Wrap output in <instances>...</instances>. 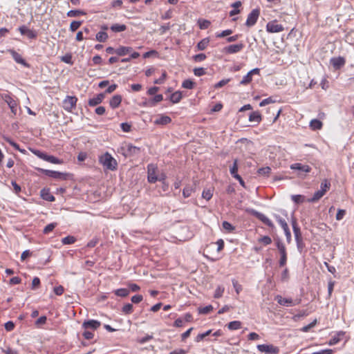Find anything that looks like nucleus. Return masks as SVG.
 I'll use <instances>...</instances> for the list:
<instances>
[{"label": "nucleus", "mask_w": 354, "mask_h": 354, "mask_svg": "<svg viewBox=\"0 0 354 354\" xmlns=\"http://www.w3.org/2000/svg\"><path fill=\"white\" fill-rule=\"evenodd\" d=\"M120 149L122 154L127 158L138 157L141 152L140 147L133 146L130 143H124Z\"/></svg>", "instance_id": "f257e3e1"}, {"label": "nucleus", "mask_w": 354, "mask_h": 354, "mask_svg": "<svg viewBox=\"0 0 354 354\" xmlns=\"http://www.w3.org/2000/svg\"><path fill=\"white\" fill-rule=\"evenodd\" d=\"M0 97L8 104L11 113L16 115L18 109V102L10 93H1Z\"/></svg>", "instance_id": "f03ea898"}, {"label": "nucleus", "mask_w": 354, "mask_h": 354, "mask_svg": "<svg viewBox=\"0 0 354 354\" xmlns=\"http://www.w3.org/2000/svg\"><path fill=\"white\" fill-rule=\"evenodd\" d=\"M36 170L38 171L45 174L46 176L50 177L53 179H58V180H66L67 177L68 176V174L67 173H63L57 171H53V170H49V169H45L39 167H37Z\"/></svg>", "instance_id": "7ed1b4c3"}, {"label": "nucleus", "mask_w": 354, "mask_h": 354, "mask_svg": "<svg viewBox=\"0 0 354 354\" xmlns=\"http://www.w3.org/2000/svg\"><path fill=\"white\" fill-rule=\"evenodd\" d=\"M276 246L280 254L279 264L280 267H283L287 263V251L285 245L280 241L276 242Z\"/></svg>", "instance_id": "20e7f679"}, {"label": "nucleus", "mask_w": 354, "mask_h": 354, "mask_svg": "<svg viewBox=\"0 0 354 354\" xmlns=\"http://www.w3.org/2000/svg\"><path fill=\"white\" fill-rule=\"evenodd\" d=\"M158 180V167L151 163L147 165V180L150 183H155Z\"/></svg>", "instance_id": "39448f33"}, {"label": "nucleus", "mask_w": 354, "mask_h": 354, "mask_svg": "<svg viewBox=\"0 0 354 354\" xmlns=\"http://www.w3.org/2000/svg\"><path fill=\"white\" fill-rule=\"evenodd\" d=\"M77 101V98L75 96H66V97L63 100V108L65 111L68 112H71L72 110L75 107L76 103Z\"/></svg>", "instance_id": "423d86ee"}, {"label": "nucleus", "mask_w": 354, "mask_h": 354, "mask_svg": "<svg viewBox=\"0 0 354 354\" xmlns=\"http://www.w3.org/2000/svg\"><path fill=\"white\" fill-rule=\"evenodd\" d=\"M18 30L22 35L26 37L28 39L30 40L35 39L37 37V31L33 29H30L26 26H21L18 28Z\"/></svg>", "instance_id": "0eeeda50"}, {"label": "nucleus", "mask_w": 354, "mask_h": 354, "mask_svg": "<svg viewBox=\"0 0 354 354\" xmlns=\"http://www.w3.org/2000/svg\"><path fill=\"white\" fill-rule=\"evenodd\" d=\"M98 160L100 164L103 166L104 171L111 169V153L106 151L104 153L99 156Z\"/></svg>", "instance_id": "6e6552de"}, {"label": "nucleus", "mask_w": 354, "mask_h": 354, "mask_svg": "<svg viewBox=\"0 0 354 354\" xmlns=\"http://www.w3.org/2000/svg\"><path fill=\"white\" fill-rule=\"evenodd\" d=\"M257 349L260 352H265L270 354H278L279 348L272 344H259L257 346Z\"/></svg>", "instance_id": "1a4fd4ad"}, {"label": "nucleus", "mask_w": 354, "mask_h": 354, "mask_svg": "<svg viewBox=\"0 0 354 354\" xmlns=\"http://www.w3.org/2000/svg\"><path fill=\"white\" fill-rule=\"evenodd\" d=\"M250 213L254 216L256 218H257L259 220H260L261 222H263L265 225H268L270 227L273 228L274 227L273 223L270 219H269L266 215L263 214L259 212L254 209H252L250 211Z\"/></svg>", "instance_id": "9d476101"}, {"label": "nucleus", "mask_w": 354, "mask_h": 354, "mask_svg": "<svg viewBox=\"0 0 354 354\" xmlns=\"http://www.w3.org/2000/svg\"><path fill=\"white\" fill-rule=\"evenodd\" d=\"M244 47L242 43L232 44L223 48L222 52L225 54H234L240 52Z\"/></svg>", "instance_id": "9b49d317"}, {"label": "nucleus", "mask_w": 354, "mask_h": 354, "mask_svg": "<svg viewBox=\"0 0 354 354\" xmlns=\"http://www.w3.org/2000/svg\"><path fill=\"white\" fill-rule=\"evenodd\" d=\"M275 300L279 304L284 306H293L299 304V302H295L290 298H283L281 295H277L275 297Z\"/></svg>", "instance_id": "f8f14e48"}, {"label": "nucleus", "mask_w": 354, "mask_h": 354, "mask_svg": "<svg viewBox=\"0 0 354 354\" xmlns=\"http://www.w3.org/2000/svg\"><path fill=\"white\" fill-rule=\"evenodd\" d=\"M259 68H254L249 71L246 75H245L242 80L241 81L240 84L242 85H247L250 84L252 80V75H259Z\"/></svg>", "instance_id": "ddd939ff"}, {"label": "nucleus", "mask_w": 354, "mask_h": 354, "mask_svg": "<svg viewBox=\"0 0 354 354\" xmlns=\"http://www.w3.org/2000/svg\"><path fill=\"white\" fill-rule=\"evenodd\" d=\"M13 59L18 64L23 65L25 67L28 68L30 65L26 62V60L21 57L20 54L17 53L15 50L10 49L8 50Z\"/></svg>", "instance_id": "4468645a"}, {"label": "nucleus", "mask_w": 354, "mask_h": 354, "mask_svg": "<svg viewBox=\"0 0 354 354\" xmlns=\"http://www.w3.org/2000/svg\"><path fill=\"white\" fill-rule=\"evenodd\" d=\"M292 170H298L304 173H310L311 171V167L308 165H302L301 163H294L290 166Z\"/></svg>", "instance_id": "2eb2a0df"}, {"label": "nucleus", "mask_w": 354, "mask_h": 354, "mask_svg": "<svg viewBox=\"0 0 354 354\" xmlns=\"http://www.w3.org/2000/svg\"><path fill=\"white\" fill-rule=\"evenodd\" d=\"M345 59L342 57H333L330 59V64L335 69H339L344 66Z\"/></svg>", "instance_id": "dca6fc26"}, {"label": "nucleus", "mask_w": 354, "mask_h": 354, "mask_svg": "<svg viewBox=\"0 0 354 354\" xmlns=\"http://www.w3.org/2000/svg\"><path fill=\"white\" fill-rule=\"evenodd\" d=\"M101 325V323L99 321L94 320V319H89L87 321H85L83 324L82 327L86 329H93L95 330L97 328Z\"/></svg>", "instance_id": "f3484780"}, {"label": "nucleus", "mask_w": 354, "mask_h": 354, "mask_svg": "<svg viewBox=\"0 0 354 354\" xmlns=\"http://www.w3.org/2000/svg\"><path fill=\"white\" fill-rule=\"evenodd\" d=\"M266 30L270 33H275L281 32L283 28L280 24H267Z\"/></svg>", "instance_id": "a211bd4d"}, {"label": "nucleus", "mask_w": 354, "mask_h": 354, "mask_svg": "<svg viewBox=\"0 0 354 354\" xmlns=\"http://www.w3.org/2000/svg\"><path fill=\"white\" fill-rule=\"evenodd\" d=\"M40 196L42 199L48 201L53 202L55 201V198L51 194L49 189L44 188L40 191Z\"/></svg>", "instance_id": "6ab92c4d"}, {"label": "nucleus", "mask_w": 354, "mask_h": 354, "mask_svg": "<svg viewBox=\"0 0 354 354\" xmlns=\"http://www.w3.org/2000/svg\"><path fill=\"white\" fill-rule=\"evenodd\" d=\"M104 97V93H99L93 98L89 99L88 105L91 106H95L100 104Z\"/></svg>", "instance_id": "aec40b11"}, {"label": "nucleus", "mask_w": 354, "mask_h": 354, "mask_svg": "<svg viewBox=\"0 0 354 354\" xmlns=\"http://www.w3.org/2000/svg\"><path fill=\"white\" fill-rule=\"evenodd\" d=\"M260 15V9L256 8L248 15L246 22H257Z\"/></svg>", "instance_id": "412c9836"}, {"label": "nucleus", "mask_w": 354, "mask_h": 354, "mask_svg": "<svg viewBox=\"0 0 354 354\" xmlns=\"http://www.w3.org/2000/svg\"><path fill=\"white\" fill-rule=\"evenodd\" d=\"M262 120V116L259 111H253L249 115V121L259 124Z\"/></svg>", "instance_id": "4be33fe9"}, {"label": "nucleus", "mask_w": 354, "mask_h": 354, "mask_svg": "<svg viewBox=\"0 0 354 354\" xmlns=\"http://www.w3.org/2000/svg\"><path fill=\"white\" fill-rule=\"evenodd\" d=\"M171 122V119L170 117L167 115H161L158 118H157L154 123L158 125H166L169 124Z\"/></svg>", "instance_id": "5701e85b"}, {"label": "nucleus", "mask_w": 354, "mask_h": 354, "mask_svg": "<svg viewBox=\"0 0 354 354\" xmlns=\"http://www.w3.org/2000/svg\"><path fill=\"white\" fill-rule=\"evenodd\" d=\"M183 98V93L181 91H176L174 93H173L171 96H170V101L173 103V104H177L178 102H180V100H182Z\"/></svg>", "instance_id": "b1692460"}, {"label": "nucleus", "mask_w": 354, "mask_h": 354, "mask_svg": "<svg viewBox=\"0 0 354 354\" xmlns=\"http://www.w3.org/2000/svg\"><path fill=\"white\" fill-rule=\"evenodd\" d=\"M309 126L313 131L320 130L322 128L323 123L317 119H313L310 122Z\"/></svg>", "instance_id": "393cba45"}, {"label": "nucleus", "mask_w": 354, "mask_h": 354, "mask_svg": "<svg viewBox=\"0 0 354 354\" xmlns=\"http://www.w3.org/2000/svg\"><path fill=\"white\" fill-rule=\"evenodd\" d=\"M227 326L230 330H236L241 328L242 323L240 321H232L229 322Z\"/></svg>", "instance_id": "a878e982"}, {"label": "nucleus", "mask_w": 354, "mask_h": 354, "mask_svg": "<svg viewBox=\"0 0 354 354\" xmlns=\"http://www.w3.org/2000/svg\"><path fill=\"white\" fill-rule=\"evenodd\" d=\"M292 228H293V232L295 234V239L297 242H299L301 239V234L300 229L298 227L297 223L295 221H294L292 222Z\"/></svg>", "instance_id": "bb28decb"}, {"label": "nucleus", "mask_w": 354, "mask_h": 354, "mask_svg": "<svg viewBox=\"0 0 354 354\" xmlns=\"http://www.w3.org/2000/svg\"><path fill=\"white\" fill-rule=\"evenodd\" d=\"M324 195H325V194L322 191L318 190V191L315 192L313 196L311 198H308L307 200V201L309 203L317 202L321 198H322Z\"/></svg>", "instance_id": "cd10ccee"}, {"label": "nucleus", "mask_w": 354, "mask_h": 354, "mask_svg": "<svg viewBox=\"0 0 354 354\" xmlns=\"http://www.w3.org/2000/svg\"><path fill=\"white\" fill-rule=\"evenodd\" d=\"M131 47L120 46L115 50V53L118 55L122 56L128 54L131 51Z\"/></svg>", "instance_id": "c85d7f7f"}, {"label": "nucleus", "mask_w": 354, "mask_h": 354, "mask_svg": "<svg viewBox=\"0 0 354 354\" xmlns=\"http://www.w3.org/2000/svg\"><path fill=\"white\" fill-rule=\"evenodd\" d=\"M163 100V96L162 94H158L156 95H155L151 100H150L149 101V106H155L157 103L162 101Z\"/></svg>", "instance_id": "c756f323"}, {"label": "nucleus", "mask_w": 354, "mask_h": 354, "mask_svg": "<svg viewBox=\"0 0 354 354\" xmlns=\"http://www.w3.org/2000/svg\"><path fill=\"white\" fill-rule=\"evenodd\" d=\"M30 150L34 155L37 156L39 158L46 161V158H47V156H48L47 153H46L40 150L35 149H30Z\"/></svg>", "instance_id": "7c9ffc66"}, {"label": "nucleus", "mask_w": 354, "mask_h": 354, "mask_svg": "<svg viewBox=\"0 0 354 354\" xmlns=\"http://www.w3.org/2000/svg\"><path fill=\"white\" fill-rule=\"evenodd\" d=\"M194 192V188L191 185H186L183 190V195L184 198L189 197Z\"/></svg>", "instance_id": "2f4dec72"}, {"label": "nucleus", "mask_w": 354, "mask_h": 354, "mask_svg": "<svg viewBox=\"0 0 354 354\" xmlns=\"http://www.w3.org/2000/svg\"><path fill=\"white\" fill-rule=\"evenodd\" d=\"M344 335L343 332L338 333L335 336L333 337L328 342L330 346L335 345L341 340L340 336Z\"/></svg>", "instance_id": "473e14b6"}, {"label": "nucleus", "mask_w": 354, "mask_h": 354, "mask_svg": "<svg viewBox=\"0 0 354 354\" xmlns=\"http://www.w3.org/2000/svg\"><path fill=\"white\" fill-rule=\"evenodd\" d=\"M238 160L235 159L233 162V165L230 169V174L235 178V176L238 174Z\"/></svg>", "instance_id": "72a5a7b5"}, {"label": "nucleus", "mask_w": 354, "mask_h": 354, "mask_svg": "<svg viewBox=\"0 0 354 354\" xmlns=\"http://www.w3.org/2000/svg\"><path fill=\"white\" fill-rule=\"evenodd\" d=\"M320 188L319 190L326 194L330 188V183L327 179H324L321 183Z\"/></svg>", "instance_id": "f704fd0d"}, {"label": "nucleus", "mask_w": 354, "mask_h": 354, "mask_svg": "<svg viewBox=\"0 0 354 354\" xmlns=\"http://www.w3.org/2000/svg\"><path fill=\"white\" fill-rule=\"evenodd\" d=\"M209 43V39L208 38H205L198 43L197 48L200 50H203L207 47Z\"/></svg>", "instance_id": "c9c22d12"}, {"label": "nucleus", "mask_w": 354, "mask_h": 354, "mask_svg": "<svg viewBox=\"0 0 354 354\" xmlns=\"http://www.w3.org/2000/svg\"><path fill=\"white\" fill-rule=\"evenodd\" d=\"M222 227L227 233H232L235 230V227L228 221H223L222 223Z\"/></svg>", "instance_id": "e433bc0d"}, {"label": "nucleus", "mask_w": 354, "mask_h": 354, "mask_svg": "<svg viewBox=\"0 0 354 354\" xmlns=\"http://www.w3.org/2000/svg\"><path fill=\"white\" fill-rule=\"evenodd\" d=\"M257 173L261 176H268L271 173V168L270 167L259 168L257 171Z\"/></svg>", "instance_id": "4c0bfd02"}, {"label": "nucleus", "mask_w": 354, "mask_h": 354, "mask_svg": "<svg viewBox=\"0 0 354 354\" xmlns=\"http://www.w3.org/2000/svg\"><path fill=\"white\" fill-rule=\"evenodd\" d=\"M196 85V83L191 80H185L182 83V86L185 88L192 89Z\"/></svg>", "instance_id": "58836bf2"}, {"label": "nucleus", "mask_w": 354, "mask_h": 354, "mask_svg": "<svg viewBox=\"0 0 354 354\" xmlns=\"http://www.w3.org/2000/svg\"><path fill=\"white\" fill-rule=\"evenodd\" d=\"M115 294L121 297H125L129 295V290L127 288H120L115 290Z\"/></svg>", "instance_id": "ea45409f"}, {"label": "nucleus", "mask_w": 354, "mask_h": 354, "mask_svg": "<svg viewBox=\"0 0 354 354\" xmlns=\"http://www.w3.org/2000/svg\"><path fill=\"white\" fill-rule=\"evenodd\" d=\"M258 242L266 246L272 243V239L268 236H263L258 239Z\"/></svg>", "instance_id": "a19ab883"}, {"label": "nucleus", "mask_w": 354, "mask_h": 354, "mask_svg": "<svg viewBox=\"0 0 354 354\" xmlns=\"http://www.w3.org/2000/svg\"><path fill=\"white\" fill-rule=\"evenodd\" d=\"M5 140L11 145L16 150L23 153H25L26 152V150L25 149H20L19 147V145L14 142L12 139L9 138H6Z\"/></svg>", "instance_id": "79ce46f5"}, {"label": "nucleus", "mask_w": 354, "mask_h": 354, "mask_svg": "<svg viewBox=\"0 0 354 354\" xmlns=\"http://www.w3.org/2000/svg\"><path fill=\"white\" fill-rule=\"evenodd\" d=\"M133 311V306L131 304H127L124 305L122 312L125 315H130Z\"/></svg>", "instance_id": "37998d69"}, {"label": "nucleus", "mask_w": 354, "mask_h": 354, "mask_svg": "<svg viewBox=\"0 0 354 354\" xmlns=\"http://www.w3.org/2000/svg\"><path fill=\"white\" fill-rule=\"evenodd\" d=\"M61 61L68 64L70 65L73 64V62L72 61V55L71 53H66V55H63L60 58Z\"/></svg>", "instance_id": "c03bdc74"}, {"label": "nucleus", "mask_w": 354, "mask_h": 354, "mask_svg": "<svg viewBox=\"0 0 354 354\" xmlns=\"http://www.w3.org/2000/svg\"><path fill=\"white\" fill-rule=\"evenodd\" d=\"M46 161L53 163V164H61L63 162L62 160L59 159L58 158L51 156V155L47 156V158H46Z\"/></svg>", "instance_id": "a18cd8bd"}, {"label": "nucleus", "mask_w": 354, "mask_h": 354, "mask_svg": "<svg viewBox=\"0 0 354 354\" xmlns=\"http://www.w3.org/2000/svg\"><path fill=\"white\" fill-rule=\"evenodd\" d=\"M291 199L295 203L299 204L303 203L305 201V196L302 195H292Z\"/></svg>", "instance_id": "49530a36"}, {"label": "nucleus", "mask_w": 354, "mask_h": 354, "mask_svg": "<svg viewBox=\"0 0 354 354\" xmlns=\"http://www.w3.org/2000/svg\"><path fill=\"white\" fill-rule=\"evenodd\" d=\"M224 291H225L224 287L221 286H218L215 290L214 297L216 298V299L221 297L223 295Z\"/></svg>", "instance_id": "de8ad7c7"}, {"label": "nucleus", "mask_w": 354, "mask_h": 354, "mask_svg": "<svg viewBox=\"0 0 354 354\" xmlns=\"http://www.w3.org/2000/svg\"><path fill=\"white\" fill-rule=\"evenodd\" d=\"M274 218H276L279 224L281 226L283 230H285L286 228L288 227V223H286L284 218H281L278 215H274Z\"/></svg>", "instance_id": "09e8293b"}, {"label": "nucleus", "mask_w": 354, "mask_h": 354, "mask_svg": "<svg viewBox=\"0 0 354 354\" xmlns=\"http://www.w3.org/2000/svg\"><path fill=\"white\" fill-rule=\"evenodd\" d=\"M213 196V191L210 189H204L202 193V197L207 201H209L212 198Z\"/></svg>", "instance_id": "8fccbe9b"}, {"label": "nucleus", "mask_w": 354, "mask_h": 354, "mask_svg": "<svg viewBox=\"0 0 354 354\" xmlns=\"http://www.w3.org/2000/svg\"><path fill=\"white\" fill-rule=\"evenodd\" d=\"M76 239L74 236H67L64 238L62 239V243L64 244V245H69V244H73L75 242Z\"/></svg>", "instance_id": "3c124183"}, {"label": "nucleus", "mask_w": 354, "mask_h": 354, "mask_svg": "<svg viewBox=\"0 0 354 354\" xmlns=\"http://www.w3.org/2000/svg\"><path fill=\"white\" fill-rule=\"evenodd\" d=\"M98 86L101 88H104L106 86H107L106 89V93H111V85L109 84V80H103V81H101L99 84H98Z\"/></svg>", "instance_id": "603ef678"}, {"label": "nucleus", "mask_w": 354, "mask_h": 354, "mask_svg": "<svg viewBox=\"0 0 354 354\" xmlns=\"http://www.w3.org/2000/svg\"><path fill=\"white\" fill-rule=\"evenodd\" d=\"M57 225V223H51L48 224L43 230L44 234H48L49 232L53 231Z\"/></svg>", "instance_id": "864d4df0"}, {"label": "nucleus", "mask_w": 354, "mask_h": 354, "mask_svg": "<svg viewBox=\"0 0 354 354\" xmlns=\"http://www.w3.org/2000/svg\"><path fill=\"white\" fill-rule=\"evenodd\" d=\"M122 97L120 95H114L112 97V108H115L121 103Z\"/></svg>", "instance_id": "5fc2aeb1"}, {"label": "nucleus", "mask_w": 354, "mask_h": 354, "mask_svg": "<svg viewBox=\"0 0 354 354\" xmlns=\"http://www.w3.org/2000/svg\"><path fill=\"white\" fill-rule=\"evenodd\" d=\"M107 37H108V35H107L106 32H103V31H100L98 33H97V35H96L97 40L100 42L104 41L106 40V39L107 38Z\"/></svg>", "instance_id": "6e6d98bb"}, {"label": "nucleus", "mask_w": 354, "mask_h": 354, "mask_svg": "<svg viewBox=\"0 0 354 354\" xmlns=\"http://www.w3.org/2000/svg\"><path fill=\"white\" fill-rule=\"evenodd\" d=\"M212 333V330H208L203 333L198 334L196 337V342H199L202 341L205 337L209 335Z\"/></svg>", "instance_id": "4d7b16f0"}, {"label": "nucleus", "mask_w": 354, "mask_h": 354, "mask_svg": "<svg viewBox=\"0 0 354 354\" xmlns=\"http://www.w3.org/2000/svg\"><path fill=\"white\" fill-rule=\"evenodd\" d=\"M232 284L236 294L239 295L243 290L242 286L235 279L232 280Z\"/></svg>", "instance_id": "13d9d810"}, {"label": "nucleus", "mask_w": 354, "mask_h": 354, "mask_svg": "<svg viewBox=\"0 0 354 354\" xmlns=\"http://www.w3.org/2000/svg\"><path fill=\"white\" fill-rule=\"evenodd\" d=\"M232 32H233V31L232 30L227 29V30H225L221 32H216V37H224L230 35Z\"/></svg>", "instance_id": "bf43d9fd"}, {"label": "nucleus", "mask_w": 354, "mask_h": 354, "mask_svg": "<svg viewBox=\"0 0 354 354\" xmlns=\"http://www.w3.org/2000/svg\"><path fill=\"white\" fill-rule=\"evenodd\" d=\"M230 82V79H224V80H222L221 81H219L218 83H216L214 87V88H221L223 86H224L225 85H226L227 83H229Z\"/></svg>", "instance_id": "052dcab7"}, {"label": "nucleus", "mask_w": 354, "mask_h": 354, "mask_svg": "<svg viewBox=\"0 0 354 354\" xmlns=\"http://www.w3.org/2000/svg\"><path fill=\"white\" fill-rule=\"evenodd\" d=\"M81 15H83V12L82 11L77 10H70L67 13V15L68 17H78V16H80Z\"/></svg>", "instance_id": "680f3d73"}, {"label": "nucleus", "mask_w": 354, "mask_h": 354, "mask_svg": "<svg viewBox=\"0 0 354 354\" xmlns=\"http://www.w3.org/2000/svg\"><path fill=\"white\" fill-rule=\"evenodd\" d=\"M194 73L196 76L201 77L205 74V70L203 68H196L194 69Z\"/></svg>", "instance_id": "e2e57ef3"}, {"label": "nucleus", "mask_w": 354, "mask_h": 354, "mask_svg": "<svg viewBox=\"0 0 354 354\" xmlns=\"http://www.w3.org/2000/svg\"><path fill=\"white\" fill-rule=\"evenodd\" d=\"M131 300L133 304H139L143 300V297L141 295H136L133 296Z\"/></svg>", "instance_id": "0e129e2a"}, {"label": "nucleus", "mask_w": 354, "mask_h": 354, "mask_svg": "<svg viewBox=\"0 0 354 354\" xmlns=\"http://www.w3.org/2000/svg\"><path fill=\"white\" fill-rule=\"evenodd\" d=\"M275 102V100H274L271 97H268L266 99H264L263 100L260 104H259V106H264L267 104H271V103H274Z\"/></svg>", "instance_id": "69168bd1"}, {"label": "nucleus", "mask_w": 354, "mask_h": 354, "mask_svg": "<svg viewBox=\"0 0 354 354\" xmlns=\"http://www.w3.org/2000/svg\"><path fill=\"white\" fill-rule=\"evenodd\" d=\"M206 57H206L205 54L200 53V54H197V55H194V59L195 62H200L205 60L206 59Z\"/></svg>", "instance_id": "338daca9"}, {"label": "nucleus", "mask_w": 354, "mask_h": 354, "mask_svg": "<svg viewBox=\"0 0 354 354\" xmlns=\"http://www.w3.org/2000/svg\"><path fill=\"white\" fill-rule=\"evenodd\" d=\"M333 353H334V351L333 349L327 348V349H324V350H322V351H319L317 352H314L311 354H333Z\"/></svg>", "instance_id": "774afa93"}]
</instances>
